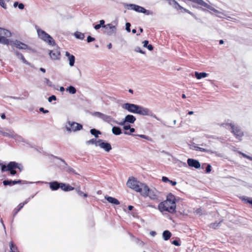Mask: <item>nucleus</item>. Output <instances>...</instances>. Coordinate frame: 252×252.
I'll use <instances>...</instances> for the list:
<instances>
[{"label": "nucleus", "instance_id": "23", "mask_svg": "<svg viewBox=\"0 0 252 252\" xmlns=\"http://www.w3.org/2000/svg\"><path fill=\"white\" fill-rule=\"evenodd\" d=\"M105 198L108 202L111 204L115 205H119L120 204V201L114 197L106 195L105 196Z\"/></svg>", "mask_w": 252, "mask_h": 252}, {"label": "nucleus", "instance_id": "22", "mask_svg": "<svg viewBox=\"0 0 252 252\" xmlns=\"http://www.w3.org/2000/svg\"><path fill=\"white\" fill-rule=\"evenodd\" d=\"M103 121L105 122H107L109 124H110L111 125H112L111 124V123H116L118 124V122L115 121L112 117H111V116H108V115H105L104 114L103 115V118H102V119Z\"/></svg>", "mask_w": 252, "mask_h": 252}, {"label": "nucleus", "instance_id": "16", "mask_svg": "<svg viewBox=\"0 0 252 252\" xmlns=\"http://www.w3.org/2000/svg\"><path fill=\"white\" fill-rule=\"evenodd\" d=\"M49 55L52 60H57L60 59L61 53L58 49L50 51Z\"/></svg>", "mask_w": 252, "mask_h": 252}, {"label": "nucleus", "instance_id": "50", "mask_svg": "<svg viewBox=\"0 0 252 252\" xmlns=\"http://www.w3.org/2000/svg\"><path fill=\"white\" fill-rule=\"evenodd\" d=\"M172 244L176 246H179L181 245L179 240L175 239L172 241Z\"/></svg>", "mask_w": 252, "mask_h": 252}, {"label": "nucleus", "instance_id": "7", "mask_svg": "<svg viewBox=\"0 0 252 252\" xmlns=\"http://www.w3.org/2000/svg\"><path fill=\"white\" fill-rule=\"evenodd\" d=\"M67 124L65 126L66 130L69 133L72 131L75 132L83 128V126L76 122L68 121Z\"/></svg>", "mask_w": 252, "mask_h": 252}, {"label": "nucleus", "instance_id": "8", "mask_svg": "<svg viewBox=\"0 0 252 252\" xmlns=\"http://www.w3.org/2000/svg\"><path fill=\"white\" fill-rule=\"evenodd\" d=\"M165 202H161L158 205V209L161 212L164 211L168 212L170 213H174L176 212V205L171 204L168 208L164 207V204Z\"/></svg>", "mask_w": 252, "mask_h": 252}, {"label": "nucleus", "instance_id": "31", "mask_svg": "<svg viewBox=\"0 0 252 252\" xmlns=\"http://www.w3.org/2000/svg\"><path fill=\"white\" fill-rule=\"evenodd\" d=\"M90 133L92 135H94L95 138H97L99 135L101 134V132L99 130L95 128H92L90 130Z\"/></svg>", "mask_w": 252, "mask_h": 252}, {"label": "nucleus", "instance_id": "33", "mask_svg": "<svg viewBox=\"0 0 252 252\" xmlns=\"http://www.w3.org/2000/svg\"><path fill=\"white\" fill-rule=\"evenodd\" d=\"M143 46L145 48H147L149 51H152L154 49V47L152 44H149L148 40H144L143 42Z\"/></svg>", "mask_w": 252, "mask_h": 252}, {"label": "nucleus", "instance_id": "11", "mask_svg": "<svg viewBox=\"0 0 252 252\" xmlns=\"http://www.w3.org/2000/svg\"><path fill=\"white\" fill-rule=\"evenodd\" d=\"M98 142L99 143L98 144V146L105 152H109L112 149L111 145L109 143L100 139H98Z\"/></svg>", "mask_w": 252, "mask_h": 252}, {"label": "nucleus", "instance_id": "20", "mask_svg": "<svg viewBox=\"0 0 252 252\" xmlns=\"http://www.w3.org/2000/svg\"><path fill=\"white\" fill-rule=\"evenodd\" d=\"M65 56L67 57L69 61V64L70 66H73L74 65L75 61V57L74 55L70 54L68 52H65Z\"/></svg>", "mask_w": 252, "mask_h": 252}, {"label": "nucleus", "instance_id": "62", "mask_svg": "<svg viewBox=\"0 0 252 252\" xmlns=\"http://www.w3.org/2000/svg\"><path fill=\"white\" fill-rule=\"evenodd\" d=\"M218 226V224L217 223H213L210 224V227L214 229L216 228Z\"/></svg>", "mask_w": 252, "mask_h": 252}, {"label": "nucleus", "instance_id": "44", "mask_svg": "<svg viewBox=\"0 0 252 252\" xmlns=\"http://www.w3.org/2000/svg\"><path fill=\"white\" fill-rule=\"evenodd\" d=\"M129 130L130 131L129 132H128V131H125L124 132V134H126V135H131V133L134 132L135 131V128H134L133 127H130V128L129 129Z\"/></svg>", "mask_w": 252, "mask_h": 252}, {"label": "nucleus", "instance_id": "28", "mask_svg": "<svg viewBox=\"0 0 252 252\" xmlns=\"http://www.w3.org/2000/svg\"><path fill=\"white\" fill-rule=\"evenodd\" d=\"M194 76L197 79H201L202 78L206 77L208 76V74L204 72H198L195 71Z\"/></svg>", "mask_w": 252, "mask_h": 252}, {"label": "nucleus", "instance_id": "42", "mask_svg": "<svg viewBox=\"0 0 252 252\" xmlns=\"http://www.w3.org/2000/svg\"><path fill=\"white\" fill-rule=\"evenodd\" d=\"M76 191L77 192V193L80 195V196H83L85 197H86L88 196V195L87 193H85L83 192H82L79 188L76 189Z\"/></svg>", "mask_w": 252, "mask_h": 252}, {"label": "nucleus", "instance_id": "61", "mask_svg": "<svg viewBox=\"0 0 252 252\" xmlns=\"http://www.w3.org/2000/svg\"><path fill=\"white\" fill-rule=\"evenodd\" d=\"M143 139H146L148 141H152L153 140L152 139V138H151L150 137L148 136H147L146 135H144V136H143Z\"/></svg>", "mask_w": 252, "mask_h": 252}, {"label": "nucleus", "instance_id": "64", "mask_svg": "<svg viewBox=\"0 0 252 252\" xmlns=\"http://www.w3.org/2000/svg\"><path fill=\"white\" fill-rule=\"evenodd\" d=\"M169 183L172 186H174L175 185H176L177 184V182L175 181H172V180H170V181L169 182Z\"/></svg>", "mask_w": 252, "mask_h": 252}, {"label": "nucleus", "instance_id": "3", "mask_svg": "<svg viewBox=\"0 0 252 252\" xmlns=\"http://www.w3.org/2000/svg\"><path fill=\"white\" fill-rule=\"evenodd\" d=\"M221 126L230 128L231 132L234 135L235 137L239 140L244 135V132L240 127L238 125L232 123L229 120H228L226 123L221 124Z\"/></svg>", "mask_w": 252, "mask_h": 252}, {"label": "nucleus", "instance_id": "2", "mask_svg": "<svg viewBox=\"0 0 252 252\" xmlns=\"http://www.w3.org/2000/svg\"><path fill=\"white\" fill-rule=\"evenodd\" d=\"M127 187L133 189L137 192H140L142 194L143 191L146 192V190H148V186L138 181L135 178H129L126 183Z\"/></svg>", "mask_w": 252, "mask_h": 252}, {"label": "nucleus", "instance_id": "53", "mask_svg": "<svg viewBox=\"0 0 252 252\" xmlns=\"http://www.w3.org/2000/svg\"><path fill=\"white\" fill-rule=\"evenodd\" d=\"M15 53L16 54V55L17 56V57L21 60V58H23V55L20 53L19 52H18V51H15Z\"/></svg>", "mask_w": 252, "mask_h": 252}, {"label": "nucleus", "instance_id": "54", "mask_svg": "<svg viewBox=\"0 0 252 252\" xmlns=\"http://www.w3.org/2000/svg\"><path fill=\"white\" fill-rule=\"evenodd\" d=\"M211 171V166L210 164H207L205 169V171L207 173H209Z\"/></svg>", "mask_w": 252, "mask_h": 252}, {"label": "nucleus", "instance_id": "55", "mask_svg": "<svg viewBox=\"0 0 252 252\" xmlns=\"http://www.w3.org/2000/svg\"><path fill=\"white\" fill-rule=\"evenodd\" d=\"M198 150H199V151H201V152H209V150L208 149H205V148H201V147H197Z\"/></svg>", "mask_w": 252, "mask_h": 252}, {"label": "nucleus", "instance_id": "47", "mask_svg": "<svg viewBox=\"0 0 252 252\" xmlns=\"http://www.w3.org/2000/svg\"><path fill=\"white\" fill-rule=\"evenodd\" d=\"M56 99L57 97L55 95H52L48 98V100L49 102H51L53 100H56Z\"/></svg>", "mask_w": 252, "mask_h": 252}, {"label": "nucleus", "instance_id": "12", "mask_svg": "<svg viewBox=\"0 0 252 252\" xmlns=\"http://www.w3.org/2000/svg\"><path fill=\"white\" fill-rule=\"evenodd\" d=\"M136 120V117L134 116L128 114L126 116L122 122L118 123V124L119 125H124L126 123L133 124Z\"/></svg>", "mask_w": 252, "mask_h": 252}, {"label": "nucleus", "instance_id": "9", "mask_svg": "<svg viewBox=\"0 0 252 252\" xmlns=\"http://www.w3.org/2000/svg\"><path fill=\"white\" fill-rule=\"evenodd\" d=\"M116 28L111 24H108L105 26L103 32L106 34L111 36L116 33Z\"/></svg>", "mask_w": 252, "mask_h": 252}, {"label": "nucleus", "instance_id": "15", "mask_svg": "<svg viewBox=\"0 0 252 252\" xmlns=\"http://www.w3.org/2000/svg\"><path fill=\"white\" fill-rule=\"evenodd\" d=\"M13 44L16 48L19 49H27L29 50H31V48L29 47L27 44L18 40L14 41Z\"/></svg>", "mask_w": 252, "mask_h": 252}, {"label": "nucleus", "instance_id": "18", "mask_svg": "<svg viewBox=\"0 0 252 252\" xmlns=\"http://www.w3.org/2000/svg\"><path fill=\"white\" fill-rule=\"evenodd\" d=\"M29 202V199H26L24 202L20 203L18 206L15 208L13 210V217H15L16 214L23 208L24 206Z\"/></svg>", "mask_w": 252, "mask_h": 252}, {"label": "nucleus", "instance_id": "51", "mask_svg": "<svg viewBox=\"0 0 252 252\" xmlns=\"http://www.w3.org/2000/svg\"><path fill=\"white\" fill-rule=\"evenodd\" d=\"M0 5L4 9H6V4L4 2V0H0Z\"/></svg>", "mask_w": 252, "mask_h": 252}, {"label": "nucleus", "instance_id": "56", "mask_svg": "<svg viewBox=\"0 0 252 252\" xmlns=\"http://www.w3.org/2000/svg\"><path fill=\"white\" fill-rule=\"evenodd\" d=\"M239 153L240 154H241V155L243 156V157L246 158H247V159H250V160H252V158H251V157H250V156H247V155H246L245 154H244V153H242V152H239Z\"/></svg>", "mask_w": 252, "mask_h": 252}, {"label": "nucleus", "instance_id": "48", "mask_svg": "<svg viewBox=\"0 0 252 252\" xmlns=\"http://www.w3.org/2000/svg\"><path fill=\"white\" fill-rule=\"evenodd\" d=\"M130 26L131 24L130 23H126V30L128 32H130Z\"/></svg>", "mask_w": 252, "mask_h": 252}, {"label": "nucleus", "instance_id": "41", "mask_svg": "<svg viewBox=\"0 0 252 252\" xmlns=\"http://www.w3.org/2000/svg\"><path fill=\"white\" fill-rule=\"evenodd\" d=\"M14 181H12V180H5L3 181V184L4 186H12V185H13V183Z\"/></svg>", "mask_w": 252, "mask_h": 252}, {"label": "nucleus", "instance_id": "25", "mask_svg": "<svg viewBox=\"0 0 252 252\" xmlns=\"http://www.w3.org/2000/svg\"><path fill=\"white\" fill-rule=\"evenodd\" d=\"M50 156L53 157V158H54L58 159L60 160L61 161L62 163L61 164H60V167L63 168V169H64V168H66L67 167L68 165H67V163L65 161V160L64 159H62V158H61L60 157L54 156L53 155H51Z\"/></svg>", "mask_w": 252, "mask_h": 252}, {"label": "nucleus", "instance_id": "52", "mask_svg": "<svg viewBox=\"0 0 252 252\" xmlns=\"http://www.w3.org/2000/svg\"><path fill=\"white\" fill-rule=\"evenodd\" d=\"M94 40H95V38L93 37H92L90 35H89L87 37V40L88 43L92 42L94 41Z\"/></svg>", "mask_w": 252, "mask_h": 252}, {"label": "nucleus", "instance_id": "17", "mask_svg": "<svg viewBox=\"0 0 252 252\" xmlns=\"http://www.w3.org/2000/svg\"><path fill=\"white\" fill-rule=\"evenodd\" d=\"M0 165L1 166L2 172L9 171L10 175L12 176L15 175L17 174V171L15 169L8 170L9 169L8 167L9 166V163L7 165L0 163Z\"/></svg>", "mask_w": 252, "mask_h": 252}, {"label": "nucleus", "instance_id": "4", "mask_svg": "<svg viewBox=\"0 0 252 252\" xmlns=\"http://www.w3.org/2000/svg\"><path fill=\"white\" fill-rule=\"evenodd\" d=\"M36 31L39 38L42 40L52 46H55L56 45L55 40L50 35L46 32L44 31L39 28H37Z\"/></svg>", "mask_w": 252, "mask_h": 252}, {"label": "nucleus", "instance_id": "58", "mask_svg": "<svg viewBox=\"0 0 252 252\" xmlns=\"http://www.w3.org/2000/svg\"><path fill=\"white\" fill-rule=\"evenodd\" d=\"M123 126H123V129L125 131L129 130V129L130 128V126L129 125H126V124L124 125H123Z\"/></svg>", "mask_w": 252, "mask_h": 252}, {"label": "nucleus", "instance_id": "19", "mask_svg": "<svg viewBox=\"0 0 252 252\" xmlns=\"http://www.w3.org/2000/svg\"><path fill=\"white\" fill-rule=\"evenodd\" d=\"M61 189L65 192L71 191L74 189V188L68 184L61 182Z\"/></svg>", "mask_w": 252, "mask_h": 252}, {"label": "nucleus", "instance_id": "1", "mask_svg": "<svg viewBox=\"0 0 252 252\" xmlns=\"http://www.w3.org/2000/svg\"><path fill=\"white\" fill-rule=\"evenodd\" d=\"M123 109L127 111L129 113L137 114L142 116H148L153 117L158 121H161L160 119L157 117L149 109L142 106L130 103H125L122 105Z\"/></svg>", "mask_w": 252, "mask_h": 252}, {"label": "nucleus", "instance_id": "36", "mask_svg": "<svg viewBox=\"0 0 252 252\" xmlns=\"http://www.w3.org/2000/svg\"><path fill=\"white\" fill-rule=\"evenodd\" d=\"M66 91L68 92L70 94H73L76 93V88L73 86H69L66 88Z\"/></svg>", "mask_w": 252, "mask_h": 252}, {"label": "nucleus", "instance_id": "24", "mask_svg": "<svg viewBox=\"0 0 252 252\" xmlns=\"http://www.w3.org/2000/svg\"><path fill=\"white\" fill-rule=\"evenodd\" d=\"M6 131H3L2 135L4 137H7L9 138H13L14 131L13 130L9 129L8 128H5Z\"/></svg>", "mask_w": 252, "mask_h": 252}, {"label": "nucleus", "instance_id": "6", "mask_svg": "<svg viewBox=\"0 0 252 252\" xmlns=\"http://www.w3.org/2000/svg\"><path fill=\"white\" fill-rule=\"evenodd\" d=\"M124 6L127 7L128 9L133 10L139 13H144L147 15H150L152 12L144 8L143 7L135 4H126L124 3Z\"/></svg>", "mask_w": 252, "mask_h": 252}, {"label": "nucleus", "instance_id": "46", "mask_svg": "<svg viewBox=\"0 0 252 252\" xmlns=\"http://www.w3.org/2000/svg\"><path fill=\"white\" fill-rule=\"evenodd\" d=\"M44 80H45V82L48 86H49V87L53 86L52 82L49 79L45 78L44 79Z\"/></svg>", "mask_w": 252, "mask_h": 252}, {"label": "nucleus", "instance_id": "29", "mask_svg": "<svg viewBox=\"0 0 252 252\" xmlns=\"http://www.w3.org/2000/svg\"><path fill=\"white\" fill-rule=\"evenodd\" d=\"M112 133L116 135H119L122 133L121 128L117 126H114L112 129Z\"/></svg>", "mask_w": 252, "mask_h": 252}, {"label": "nucleus", "instance_id": "13", "mask_svg": "<svg viewBox=\"0 0 252 252\" xmlns=\"http://www.w3.org/2000/svg\"><path fill=\"white\" fill-rule=\"evenodd\" d=\"M8 169H15L16 168L19 170L20 172L23 170V166L21 163H17L15 161H10L9 162Z\"/></svg>", "mask_w": 252, "mask_h": 252}, {"label": "nucleus", "instance_id": "57", "mask_svg": "<svg viewBox=\"0 0 252 252\" xmlns=\"http://www.w3.org/2000/svg\"><path fill=\"white\" fill-rule=\"evenodd\" d=\"M162 181L164 183L169 182L170 181V180L165 176H163L162 177Z\"/></svg>", "mask_w": 252, "mask_h": 252}, {"label": "nucleus", "instance_id": "38", "mask_svg": "<svg viewBox=\"0 0 252 252\" xmlns=\"http://www.w3.org/2000/svg\"><path fill=\"white\" fill-rule=\"evenodd\" d=\"M0 43L7 45L9 44V40L5 37L0 35Z\"/></svg>", "mask_w": 252, "mask_h": 252}, {"label": "nucleus", "instance_id": "34", "mask_svg": "<svg viewBox=\"0 0 252 252\" xmlns=\"http://www.w3.org/2000/svg\"><path fill=\"white\" fill-rule=\"evenodd\" d=\"M98 143H99L98 142V140H97L95 138H92V139H90V140L86 141V144L87 145L94 144L96 147L98 146Z\"/></svg>", "mask_w": 252, "mask_h": 252}, {"label": "nucleus", "instance_id": "40", "mask_svg": "<svg viewBox=\"0 0 252 252\" xmlns=\"http://www.w3.org/2000/svg\"><path fill=\"white\" fill-rule=\"evenodd\" d=\"M92 115L94 116H95V117H96L98 118H100L101 119V120L102 119V118H103V115L104 114L103 113H102L101 112H94Z\"/></svg>", "mask_w": 252, "mask_h": 252}, {"label": "nucleus", "instance_id": "30", "mask_svg": "<svg viewBox=\"0 0 252 252\" xmlns=\"http://www.w3.org/2000/svg\"><path fill=\"white\" fill-rule=\"evenodd\" d=\"M13 139H15V141L18 142H25V140L20 135L15 133L14 132L13 134Z\"/></svg>", "mask_w": 252, "mask_h": 252}, {"label": "nucleus", "instance_id": "59", "mask_svg": "<svg viewBox=\"0 0 252 252\" xmlns=\"http://www.w3.org/2000/svg\"><path fill=\"white\" fill-rule=\"evenodd\" d=\"M39 111L40 112L43 113L44 114H46V113H48L49 112V111L48 110H45L43 107L39 108Z\"/></svg>", "mask_w": 252, "mask_h": 252}, {"label": "nucleus", "instance_id": "63", "mask_svg": "<svg viewBox=\"0 0 252 252\" xmlns=\"http://www.w3.org/2000/svg\"><path fill=\"white\" fill-rule=\"evenodd\" d=\"M21 60L22 61V62L24 63L28 64V65H30V63L25 59L24 57H23V58H21Z\"/></svg>", "mask_w": 252, "mask_h": 252}, {"label": "nucleus", "instance_id": "37", "mask_svg": "<svg viewBox=\"0 0 252 252\" xmlns=\"http://www.w3.org/2000/svg\"><path fill=\"white\" fill-rule=\"evenodd\" d=\"M74 35L76 38L82 40L85 37L84 33L77 31L74 32Z\"/></svg>", "mask_w": 252, "mask_h": 252}, {"label": "nucleus", "instance_id": "27", "mask_svg": "<svg viewBox=\"0 0 252 252\" xmlns=\"http://www.w3.org/2000/svg\"><path fill=\"white\" fill-rule=\"evenodd\" d=\"M11 34V32L8 30L0 28V35L1 36L10 37Z\"/></svg>", "mask_w": 252, "mask_h": 252}, {"label": "nucleus", "instance_id": "14", "mask_svg": "<svg viewBox=\"0 0 252 252\" xmlns=\"http://www.w3.org/2000/svg\"><path fill=\"white\" fill-rule=\"evenodd\" d=\"M187 163L188 165L191 167H194L196 169H198L200 167V163L198 160L193 158H188L187 159Z\"/></svg>", "mask_w": 252, "mask_h": 252}, {"label": "nucleus", "instance_id": "39", "mask_svg": "<svg viewBox=\"0 0 252 252\" xmlns=\"http://www.w3.org/2000/svg\"><path fill=\"white\" fill-rule=\"evenodd\" d=\"M13 6L14 7H16L17 6H18V8L21 10L23 9L25 7L24 4L23 3H19L18 1L14 2L13 4Z\"/></svg>", "mask_w": 252, "mask_h": 252}, {"label": "nucleus", "instance_id": "10", "mask_svg": "<svg viewBox=\"0 0 252 252\" xmlns=\"http://www.w3.org/2000/svg\"><path fill=\"white\" fill-rule=\"evenodd\" d=\"M40 182H37L36 183H39ZM41 183H44L45 184H47L49 185L50 189L52 191H55L58 190L59 189H61V182H59L56 181H54L50 182H40Z\"/></svg>", "mask_w": 252, "mask_h": 252}, {"label": "nucleus", "instance_id": "49", "mask_svg": "<svg viewBox=\"0 0 252 252\" xmlns=\"http://www.w3.org/2000/svg\"><path fill=\"white\" fill-rule=\"evenodd\" d=\"M134 51L136 52L140 53L142 54H145V52L143 51L141 49V48L139 47H135Z\"/></svg>", "mask_w": 252, "mask_h": 252}, {"label": "nucleus", "instance_id": "21", "mask_svg": "<svg viewBox=\"0 0 252 252\" xmlns=\"http://www.w3.org/2000/svg\"><path fill=\"white\" fill-rule=\"evenodd\" d=\"M165 201H167V203L169 202L171 204L176 205V199L175 196L171 193L167 194Z\"/></svg>", "mask_w": 252, "mask_h": 252}, {"label": "nucleus", "instance_id": "45", "mask_svg": "<svg viewBox=\"0 0 252 252\" xmlns=\"http://www.w3.org/2000/svg\"><path fill=\"white\" fill-rule=\"evenodd\" d=\"M175 7V8L177 9V10H181V12H187V13L189 12V10H188V9H187L186 8H184L182 6H181V7Z\"/></svg>", "mask_w": 252, "mask_h": 252}, {"label": "nucleus", "instance_id": "43", "mask_svg": "<svg viewBox=\"0 0 252 252\" xmlns=\"http://www.w3.org/2000/svg\"><path fill=\"white\" fill-rule=\"evenodd\" d=\"M66 168H67L66 170V172L69 173L71 172L74 174L78 175V174L75 172V171L71 167L67 166V167Z\"/></svg>", "mask_w": 252, "mask_h": 252}, {"label": "nucleus", "instance_id": "5", "mask_svg": "<svg viewBox=\"0 0 252 252\" xmlns=\"http://www.w3.org/2000/svg\"><path fill=\"white\" fill-rule=\"evenodd\" d=\"M148 190H146V192L143 191L141 195L144 197L149 196L151 199L157 202H159L161 200L159 196L160 193L157 190L155 189H150L149 187Z\"/></svg>", "mask_w": 252, "mask_h": 252}, {"label": "nucleus", "instance_id": "26", "mask_svg": "<svg viewBox=\"0 0 252 252\" xmlns=\"http://www.w3.org/2000/svg\"><path fill=\"white\" fill-rule=\"evenodd\" d=\"M171 233L167 230L163 231L162 232V238L164 241L168 240L171 237Z\"/></svg>", "mask_w": 252, "mask_h": 252}, {"label": "nucleus", "instance_id": "32", "mask_svg": "<svg viewBox=\"0 0 252 252\" xmlns=\"http://www.w3.org/2000/svg\"><path fill=\"white\" fill-rule=\"evenodd\" d=\"M34 182H28L25 180H14V182L13 183V185H16L17 184H33Z\"/></svg>", "mask_w": 252, "mask_h": 252}, {"label": "nucleus", "instance_id": "60", "mask_svg": "<svg viewBox=\"0 0 252 252\" xmlns=\"http://www.w3.org/2000/svg\"><path fill=\"white\" fill-rule=\"evenodd\" d=\"M104 23H105L104 20H101L99 21V25L101 26V27L104 28H105V26H106V25H104Z\"/></svg>", "mask_w": 252, "mask_h": 252}, {"label": "nucleus", "instance_id": "35", "mask_svg": "<svg viewBox=\"0 0 252 252\" xmlns=\"http://www.w3.org/2000/svg\"><path fill=\"white\" fill-rule=\"evenodd\" d=\"M9 247L10 252H19L17 246L12 242H10Z\"/></svg>", "mask_w": 252, "mask_h": 252}]
</instances>
